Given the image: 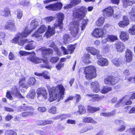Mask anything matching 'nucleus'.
Here are the masks:
<instances>
[{"label": "nucleus", "mask_w": 135, "mask_h": 135, "mask_svg": "<svg viewBox=\"0 0 135 135\" xmlns=\"http://www.w3.org/2000/svg\"><path fill=\"white\" fill-rule=\"evenodd\" d=\"M39 50L41 51L42 57L44 59L39 58L33 56H31L28 58V60L35 64L41 63L42 61L45 64L44 66H43L44 68L46 69H50L51 67L49 64L48 56L53 54V50L49 48H42L40 49Z\"/></svg>", "instance_id": "1"}, {"label": "nucleus", "mask_w": 135, "mask_h": 135, "mask_svg": "<svg viewBox=\"0 0 135 135\" xmlns=\"http://www.w3.org/2000/svg\"><path fill=\"white\" fill-rule=\"evenodd\" d=\"M58 90H59V101L63 99L65 89L62 84H59L57 85L56 87H52L49 89V91L50 95L49 98L50 102H52L57 99L58 96Z\"/></svg>", "instance_id": "2"}, {"label": "nucleus", "mask_w": 135, "mask_h": 135, "mask_svg": "<svg viewBox=\"0 0 135 135\" xmlns=\"http://www.w3.org/2000/svg\"><path fill=\"white\" fill-rule=\"evenodd\" d=\"M96 69L93 65L88 66L84 69V73L86 79L88 80H91L96 77Z\"/></svg>", "instance_id": "3"}, {"label": "nucleus", "mask_w": 135, "mask_h": 135, "mask_svg": "<svg viewBox=\"0 0 135 135\" xmlns=\"http://www.w3.org/2000/svg\"><path fill=\"white\" fill-rule=\"evenodd\" d=\"M86 12V8L81 6L79 8H75L73 11L72 16L74 18L81 20L84 17Z\"/></svg>", "instance_id": "4"}, {"label": "nucleus", "mask_w": 135, "mask_h": 135, "mask_svg": "<svg viewBox=\"0 0 135 135\" xmlns=\"http://www.w3.org/2000/svg\"><path fill=\"white\" fill-rule=\"evenodd\" d=\"M118 81L117 77L110 75H108L104 79V83L108 85L113 86L116 84Z\"/></svg>", "instance_id": "5"}, {"label": "nucleus", "mask_w": 135, "mask_h": 135, "mask_svg": "<svg viewBox=\"0 0 135 135\" xmlns=\"http://www.w3.org/2000/svg\"><path fill=\"white\" fill-rule=\"evenodd\" d=\"M106 29L102 28H95L92 33V36L96 38H99L103 37L106 33Z\"/></svg>", "instance_id": "6"}, {"label": "nucleus", "mask_w": 135, "mask_h": 135, "mask_svg": "<svg viewBox=\"0 0 135 135\" xmlns=\"http://www.w3.org/2000/svg\"><path fill=\"white\" fill-rule=\"evenodd\" d=\"M79 24L76 21H74L70 27V33L72 36L76 37L79 30Z\"/></svg>", "instance_id": "7"}, {"label": "nucleus", "mask_w": 135, "mask_h": 135, "mask_svg": "<svg viewBox=\"0 0 135 135\" xmlns=\"http://www.w3.org/2000/svg\"><path fill=\"white\" fill-rule=\"evenodd\" d=\"M56 15L57 22L55 23L54 25L55 27H58L59 29H62L63 28V21L64 18V14L60 12L57 13Z\"/></svg>", "instance_id": "8"}, {"label": "nucleus", "mask_w": 135, "mask_h": 135, "mask_svg": "<svg viewBox=\"0 0 135 135\" xmlns=\"http://www.w3.org/2000/svg\"><path fill=\"white\" fill-rule=\"evenodd\" d=\"M62 4L61 2H56L46 6L45 8L52 11H59L62 8Z\"/></svg>", "instance_id": "9"}, {"label": "nucleus", "mask_w": 135, "mask_h": 135, "mask_svg": "<svg viewBox=\"0 0 135 135\" xmlns=\"http://www.w3.org/2000/svg\"><path fill=\"white\" fill-rule=\"evenodd\" d=\"M113 7L109 6L103 9L102 11L103 16L105 17H112L114 14Z\"/></svg>", "instance_id": "10"}, {"label": "nucleus", "mask_w": 135, "mask_h": 135, "mask_svg": "<svg viewBox=\"0 0 135 135\" xmlns=\"http://www.w3.org/2000/svg\"><path fill=\"white\" fill-rule=\"evenodd\" d=\"M6 30H9L11 31L15 30L16 29L15 23L14 20H9L7 22L4 27Z\"/></svg>", "instance_id": "11"}, {"label": "nucleus", "mask_w": 135, "mask_h": 135, "mask_svg": "<svg viewBox=\"0 0 135 135\" xmlns=\"http://www.w3.org/2000/svg\"><path fill=\"white\" fill-rule=\"evenodd\" d=\"M16 36V37H14L11 41V43L15 44H18L19 45L22 46L25 43L28 42V40L26 39L19 40L20 37L17 33Z\"/></svg>", "instance_id": "12"}, {"label": "nucleus", "mask_w": 135, "mask_h": 135, "mask_svg": "<svg viewBox=\"0 0 135 135\" xmlns=\"http://www.w3.org/2000/svg\"><path fill=\"white\" fill-rule=\"evenodd\" d=\"M90 85V88L93 92L98 93L100 91L99 84L97 81L92 82Z\"/></svg>", "instance_id": "13"}, {"label": "nucleus", "mask_w": 135, "mask_h": 135, "mask_svg": "<svg viewBox=\"0 0 135 135\" xmlns=\"http://www.w3.org/2000/svg\"><path fill=\"white\" fill-rule=\"evenodd\" d=\"M133 54L132 51L127 49L125 51V61L126 62L129 63L132 60Z\"/></svg>", "instance_id": "14"}, {"label": "nucleus", "mask_w": 135, "mask_h": 135, "mask_svg": "<svg viewBox=\"0 0 135 135\" xmlns=\"http://www.w3.org/2000/svg\"><path fill=\"white\" fill-rule=\"evenodd\" d=\"M86 49L88 52L93 55H96L98 59V57L101 56H102L99 54V51L93 47H87L86 48Z\"/></svg>", "instance_id": "15"}, {"label": "nucleus", "mask_w": 135, "mask_h": 135, "mask_svg": "<svg viewBox=\"0 0 135 135\" xmlns=\"http://www.w3.org/2000/svg\"><path fill=\"white\" fill-rule=\"evenodd\" d=\"M115 48L118 52H123L125 48L124 44L122 42H117L115 44Z\"/></svg>", "instance_id": "16"}, {"label": "nucleus", "mask_w": 135, "mask_h": 135, "mask_svg": "<svg viewBox=\"0 0 135 135\" xmlns=\"http://www.w3.org/2000/svg\"><path fill=\"white\" fill-rule=\"evenodd\" d=\"M37 98H38L41 95H42L45 99L47 98V91L45 89L41 88L37 89Z\"/></svg>", "instance_id": "17"}, {"label": "nucleus", "mask_w": 135, "mask_h": 135, "mask_svg": "<svg viewBox=\"0 0 135 135\" xmlns=\"http://www.w3.org/2000/svg\"><path fill=\"white\" fill-rule=\"evenodd\" d=\"M32 30H30L28 27H26L21 32L17 33L21 38H23L27 37L31 32Z\"/></svg>", "instance_id": "18"}, {"label": "nucleus", "mask_w": 135, "mask_h": 135, "mask_svg": "<svg viewBox=\"0 0 135 135\" xmlns=\"http://www.w3.org/2000/svg\"><path fill=\"white\" fill-rule=\"evenodd\" d=\"M81 2V0H71L70 3L65 6L64 8L68 9L79 4Z\"/></svg>", "instance_id": "19"}, {"label": "nucleus", "mask_w": 135, "mask_h": 135, "mask_svg": "<svg viewBox=\"0 0 135 135\" xmlns=\"http://www.w3.org/2000/svg\"><path fill=\"white\" fill-rule=\"evenodd\" d=\"M54 26H55L54 25ZM57 27H51L50 26H48V28L47 31L45 33V35L47 37H50L51 36L55 34V28Z\"/></svg>", "instance_id": "20"}, {"label": "nucleus", "mask_w": 135, "mask_h": 135, "mask_svg": "<svg viewBox=\"0 0 135 135\" xmlns=\"http://www.w3.org/2000/svg\"><path fill=\"white\" fill-rule=\"evenodd\" d=\"M119 36L120 40L123 42H125L128 40L129 38L128 34L125 31H120Z\"/></svg>", "instance_id": "21"}, {"label": "nucleus", "mask_w": 135, "mask_h": 135, "mask_svg": "<svg viewBox=\"0 0 135 135\" xmlns=\"http://www.w3.org/2000/svg\"><path fill=\"white\" fill-rule=\"evenodd\" d=\"M18 109L20 111L26 110L34 111V109L32 107L28 106L26 104H23V105L20 106Z\"/></svg>", "instance_id": "22"}, {"label": "nucleus", "mask_w": 135, "mask_h": 135, "mask_svg": "<svg viewBox=\"0 0 135 135\" xmlns=\"http://www.w3.org/2000/svg\"><path fill=\"white\" fill-rule=\"evenodd\" d=\"M54 122L48 120H39L36 122L37 124L39 126H44L53 124Z\"/></svg>", "instance_id": "23"}, {"label": "nucleus", "mask_w": 135, "mask_h": 135, "mask_svg": "<svg viewBox=\"0 0 135 135\" xmlns=\"http://www.w3.org/2000/svg\"><path fill=\"white\" fill-rule=\"evenodd\" d=\"M27 41V42H28V44L25 46V49L28 50L33 49L36 46V43L32 41L28 42V40Z\"/></svg>", "instance_id": "24"}, {"label": "nucleus", "mask_w": 135, "mask_h": 135, "mask_svg": "<svg viewBox=\"0 0 135 135\" xmlns=\"http://www.w3.org/2000/svg\"><path fill=\"white\" fill-rule=\"evenodd\" d=\"M98 57V60L97 61L98 64L102 66H107L108 64V60L105 58H99Z\"/></svg>", "instance_id": "25"}, {"label": "nucleus", "mask_w": 135, "mask_h": 135, "mask_svg": "<svg viewBox=\"0 0 135 135\" xmlns=\"http://www.w3.org/2000/svg\"><path fill=\"white\" fill-rule=\"evenodd\" d=\"M122 57L115 58L112 60V62L115 66L118 67L122 64Z\"/></svg>", "instance_id": "26"}, {"label": "nucleus", "mask_w": 135, "mask_h": 135, "mask_svg": "<svg viewBox=\"0 0 135 135\" xmlns=\"http://www.w3.org/2000/svg\"><path fill=\"white\" fill-rule=\"evenodd\" d=\"M26 80L25 77H23L20 79L18 82L20 88H27L28 86L26 83Z\"/></svg>", "instance_id": "27"}, {"label": "nucleus", "mask_w": 135, "mask_h": 135, "mask_svg": "<svg viewBox=\"0 0 135 135\" xmlns=\"http://www.w3.org/2000/svg\"><path fill=\"white\" fill-rule=\"evenodd\" d=\"M83 122L85 123H92L95 124L97 122L95 121L90 117H83L82 119Z\"/></svg>", "instance_id": "28"}, {"label": "nucleus", "mask_w": 135, "mask_h": 135, "mask_svg": "<svg viewBox=\"0 0 135 135\" xmlns=\"http://www.w3.org/2000/svg\"><path fill=\"white\" fill-rule=\"evenodd\" d=\"M100 108L98 107H92L90 105L87 106V110L89 113H93L99 110Z\"/></svg>", "instance_id": "29"}, {"label": "nucleus", "mask_w": 135, "mask_h": 135, "mask_svg": "<svg viewBox=\"0 0 135 135\" xmlns=\"http://www.w3.org/2000/svg\"><path fill=\"white\" fill-rule=\"evenodd\" d=\"M91 59L90 55L89 54H85L83 56L82 60L83 62L86 64H88L91 62L90 60Z\"/></svg>", "instance_id": "30"}, {"label": "nucleus", "mask_w": 135, "mask_h": 135, "mask_svg": "<svg viewBox=\"0 0 135 135\" xmlns=\"http://www.w3.org/2000/svg\"><path fill=\"white\" fill-rule=\"evenodd\" d=\"M86 96L89 98H91L92 99L98 101L101 100L103 97L101 96H99L98 94H86Z\"/></svg>", "instance_id": "31"}, {"label": "nucleus", "mask_w": 135, "mask_h": 135, "mask_svg": "<svg viewBox=\"0 0 135 135\" xmlns=\"http://www.w3.org/2000/svg\"><path fill=\"white\" fill-rule=\"evenodd\" d=\"M112 90V87L107 86H103L101 90H100V91L102 93L105 94Z\"/></svg>", "instance_id": "32"}, {"label": "nucleus", "mask_w": 135, "mask_h": 135, "mask_svg": "<svg viewBox=\"0 0 135 135\" xmlns=\"http://www.w3.org/2000/svg\"><path fill=\"white\" fill-rule=\"evenodd\" d=\"M68 118V115L66 114H61L57 115L55 117L52 118L53 120H57L60 119L61 120L65 119Z\"/></svg>", "instance_id": "33"}, {"label": "nucleus", "mask_w": 135, "mask_h": 135, "mask_svg": "<svg viewBox=\"0 0 135 135\" xmlns=\"http://www.w3.org/2000/svg\"><path fill=\"white\" fill-rule=\"evenodd\" d=\"M33 111H25L21 113L22 116L23 118H27L32 116L34 114Z\"/></svg>", "instance_id": "34"}, {"label": "nucleus", "mask_w": 135, "mask_h": 135, "mask_svg": "<svg viewBox=\"0 0 135 135\" xmlns=\"http://www.w3.org/2000/svg\"><path fill=\"white\" fill-rule=\"evenodd\" d=\"M105 19L102 17H100L95 23L96 25L99 27H100L103 25Z\"/></svg>", "instance_id": "35"}, {"label": "nucleus", "mask_w": 135, "mask_h": 135, "mask_svg": "<svg viewBox=\"0 0 135 135\" xmlns=\"http://www.w3.org/2000/svg\"><path fill=\"white\" fill-rule=\"evenodd\" d=\"M92 126L89 124H86V127H83L80 130V133H82L93 129Z\"/></svg>", "instance_id": "36"}, {"label": "nucleus", "mask_w": 135, "mask_h": 135, "mask_svg": "<svg viewBox=\"0 0 135 135\" xmlns=\"http://www.w3.org/2000/svg\"><path fill=\"white\" fill-rule=\"evenodd\" d=\"M78 110L77 112L79 114H84L86 112V110L84 106L81 104H80L78 106Z\"/></svg>", "instance_id": "37"}, {"label": "nucleus", "mask_w": 135, "mask_h": 135, "mask_svg": "<svg viewBox=\"0 0 135 135\" xmlns=\"http://www.w3.org/2000/svg\"><path fill=\"white\" fill-rule=\"evenodd\" d=\"M123 6L125 7H127L128 6H132L134 3L132 1L129 0H121Z\"/></svg>", "instance_id": "38"}, {"label": "nucleus", "mask_w": 135, "mask_h": 135, "mask_svg": "<svg viewBox=\"0 0 135 135\" xmlns=\"http://www.w3.org/2000/svg\"><path fill=\"white\" fill-rule=\"evenodd\" d=\"M47 29V27L44 25H42L38 28L37 30L41 34L44 33Z\"/></svg>", "instance_id": "39"}, {"label": "nucleus", "mask_w": 135, "mask_h": 135, "mask_svg": "<svg viewBox=\"0 0 135 135\" xmlns=\"http://www.w3.org/2000/svg\"><path fill=\"white\" fill-rule=\"evenodd\" d=\"M70 37L69 34H65L63 36V42L65 44H67L69 43L70 40Z\"/></svg>", "instance_id": "40"}, {"label": "nucleus", "mask_w": 135, "mask_h": 135, "mask_svg": "<svg viewBox=\"0 0 135 135\" xmlns=\"http://www.w3.org/2000/svg\"><path fill=\"white\" fill-rule=\"evenodd\" d=\"M49 47L53 48L54 51L57 54H59L60 51L54 42H52L49 45Z\"/></svg>", "instance_id": "41"}, {"label": "nucleus", "mask_w": 135, "mask_h": 135, "mask_svg": "<svg viewBox=\"0 0 135 135\" xmlns=\"http://www.w3.org/2000/svg\"><path fill=\"white\" fill-rule=\"evenodd\" d=\"M59 58L58 56H52L49 59L50 62L52 64H55L59 60Z\"/></svg>", "instance_id": "42"}, {"label": "nucleus", "mask_w": 135, "mask_h": 135, "mask_svg": "<svg viewBox=\"0 0 135 135\" xmlns=\"http://www.w3.org/2000/svg\"><path fill=\"white\" fill-rule=\"evenodd\" d=\"M88 21V20L87 19L83 20L81 26V31L84 30L85 29L86 26L87 24V22Z\"/></svg>", "instance_id": "43"}, {"label": "nucleus", "mask_w": 135, "mask_h": 135, "mask_svg": "<svg viewBox=\"0 0 135 135\" xmlns=\"http://www.w3.org/2000/svg\"><path fill=\"white\" fill-rule=\"evenodd\" d=\"M128 98V96L127 95H125L121 99H120L118 102L115 105L114 107L115 108H118L119 107L120 105V104L121 102L125 98L126 99H127V98Z\"/></svg>", "instance_id": "44"}, {"label": "nucleus", "mask_w": 135, "mask_h": 135, "mask_svg": "<svg viewBox=\"0 0 135 135\" xmlns=\"http://www.w3.org/2000/svg\"><path fill=\"white\" fill-rule=\"evenodd\" d=\"M36 82L35 79L33 77H31L27 81V84L30 85H32L34 84Z\"/></svg>", "instance_id": "45"}, {"label": "nucleus", "mask_w": 135, "mask_h": 135, "mask_svg": "<svg viewBox=\"0 0 135 135\" xmlns=\"http://www.w3.org/2000/svg\"><path fill=\"white\" fill-rule=\"evenodd\" d=\"M4 13L3 16L5 17H8L9 15H11V11L9 8H5L3 11Z\"/></svg>", "instance_id": "46"}, {"label": "nucleus", "mask_w": 135, "mask_h": 135, "mask_svg": "<svg viewBox=\"0 0 135 135\" xmlns=\"http://www.w3.org/2000/svg\"><path fill=\"white\" fill-rule=\"evenodd\" d=\"M68 51L69 52V54H71L74 51L75 47L74 45H69L68 46Z\"/></svg>", "instance_id": "47"}, {"label": "nucleus", "mask_w": 135, "mask_h": 135, "mask_svg": "<svg viewBox=\"0 0 135 135\" xmlns=\"http://www.w3.org/2000/svg\"><path fill=\"white\" fill-rule=\"evenodd\" d=\"M31 27L32 29V30H34L38 26L37 22L33 20L31 23Z\"/></svg>", "instance_id": "48"}, {"label": "nucleus", "mask_w": 135, "mask_h": 135, "mask_svg": "<svg viewBox=\"0 0 135 135\" xmlns=\"http://www.w3.org/2000/svg\"><path fill=\"white\" fill-rule=\"evenodd\" d=\"M108 37L109 41L112 42H113L114 41L117 40L118 39L117 36L115 35H108Z\"/></svg>", "instance_id": "49"}, {"label": "nucleus", "mask_w": 135, "mask_h": 135, "mask_svg": "<svg viewBox=\"0 0 135 135\" xmlns=\"http://www.w3.org/2000/svg\"><path fill=\"white\" fill-rule=\"evenodd\" d=\"M5 135H17L16 132L11 130H8L5 132Z\"/></svg>", "instance_id": "50"}, {"label": "nucleus", "mask_w": 135, "mask_h": 135, "mask_svg": "<svg viewBox=\"0 0 135 135\" xmlns=\"http://www.w3.org/2000/svg\"><path fill=\"white\" fill-rule=\"evenodd\" d=\"M129 33L131 35H135V25H133L128 30Z\"/></svg>", "instance_id": "51"}, {"label": "nucleus", "mask_w": 135, "mask_h": 135, "mask_svg": "<svg viewBox=\"0 0 135 135\" xmlns=\"http://www.w3.org/2000/svg\"><path fill=\"white\" fill-rule=\"evenodd\" d=\"M118 25L119 27L121 28L124 27L128 25L125 23V22L123 20L120 21L118 23Z\"/></svg>", "instance_id": "52"}, {"label": "nucleus", "mask_w": 135, "mask_h": 135, "mask_svg": "<svg viewBox=\"0 0 135 135\" xmlns=\"http://www.w3.org/2000/svg\"><path fill=\"white\" fill-rule=\"evenodd\" d=\"M64 63L59 62L56 65V68L57 70H60L62 68L64 67Z\"/></svg>", "instance_id": "53"}, {"label": "nucleus", "mask_w": 135, "mask_h": 135, "mask_svg": "<svg viewBox=\"0 0 135 135\" xmlns=\"http://www.w3.org/2000/svg\"><path fill=\"white\" fill-rule=\"evenodd\" d=\"M8 59L10 60H14L15 59V57L14 53L11 51L9 53L8 56Z\"/></svg>", "instance_id": "54"}, {"label": "nucleus", "mask_w": 135, "mask_h": 135, "mask_svg": "<svg viewBox=\"0 0 135 135\" xmlns=\"http://www.w3.org/2000/svg\"><path fill=\"white\" fill-rule=\"evenodd\" d=\"M41 34L39 33V32L37 30L33 34H32V37H34L36 38L39 37L40 36H42V35H40Z\"/></svg>", "instance_id": "55"}, {"label": "nucleus", "mask_w": 135, "mask_h": 135, "mask_svg": "<svg viewBox=\"0 0 135 135\" xmlns=\"http://www.w3.org/2000/svg\"><path fill=\"white\" fill-rule=\"evenodd\" d=\"M130 97H129V99H128L127 100L125 101L124 102H123L121 104L122 106H123L124 105H129L131 104H132V101H131L130 100H132L130 99Z\"/></svg>", "instance_id": "56"}, {"label": "nucleus", "mask_w": 135, "mask_h": 135, "mask_svg": "<svg viewBox=\"0 0 135 135\" xmlns=\"http://www.w3.org/2000/svg\"><path fill=\"white\" fill-rule=\"evenodd\" d=\"M6 33L4 32L1 31L0 32V39L2 40H5V38L6 37Z\"/></svg>", "instance_id": "57"}, {"label": "nucleus", "mask_w": 135, "mask_h": 135, "mask_svg": "<svg viewBox=\"0 0 135 135\" xmlns=\"http://www.w3.org/2000/svg\"><path fill=\"white\" fill-rule=\"evenodd\" d=\"M6 96L7 98L9 99L10 100H12L13 99V97L11 95V91L9 90H7Z\"/></svg>", "instance_id": "58"}, {"label": "nucleus", "mask_w": 135, "mask_h": 135, "mask_svg": "<svg viewBox=\"0 0 135 135\" xmlns=\"http://www.w3.org/2000/svg\"><path fill=\"white\" fill-rule=\"evenodd\" d=\"M35 92L33 91H32L29 93L28 96L30 98L33 99L35 97Z\"/></svg>", "instance_id": "59"}, {"label": "nucleus", "mask_w": 135, "mask_h": 135, "mask_svg": "<svg viewBox=\"0 0 135 135\" xmlns=\"http://www.w3.org/2000/svg\"><path fill=\"white\" fill-rule=\"evenodd\" d=\"M15 95L19 98L23 99L25 97L23 96L19 91H17L15 94Z\"/></svg>", "instance_id": "60"}, {"label": "nucleus", "mask_w": 135, "mask_h": 135, "mask_svg": "<svg viewBox=\"0 0 135 135\" xmlns=\"http://www.w3.org/2000/svg\"><path fill=\"white\" fill-rule=\"evenodd\" d=\"M129 15L131 20L132 21H135V13L129 12Z\"/></svg>", "instance_id": "61"}, {"label": "nucleus", "mask_w": 135, "mask_h": 135, "mask_svg": "<svg viewBox=\"0 0 135 135\" xmlns=\"http://www.w3.org/2000/svg\"><path fill=\"white\" fill-rule=\"evenodd\" d=\"M123 21L125 22V23L128 25L129 24V20L127 16H123Z\"/></svg>", "instance_id": "62"}, {"label": "nucleus", "mask_w": 135, "mask_h": 135, "mask_svg": "<svg viewBox=\"0 0 135 135\" xmlns=\"http://www.w3.org/2000/svg\"><path fill=\"white\" fill-rule=\"evenodd\" d=\"M50 113L55 114L56 112V108L55 107H52L49 110Z\"/></svg>", "instance_id": "63"}, {"label": "nucleus", "mask_w": 135, "mask_h": 135, "mask_svg": "<svg viewBox=\"0 0 135 135\" xmlns=\"http://www.w3.org/2000/svg\"><path fill=\"white\" fill-rule=\"evenodd\" d=\"M38 110L41 112H44L46 110V108L45 107H39L38 108Z\"/></svg>", "instance_id": "64"}]
</instances>
